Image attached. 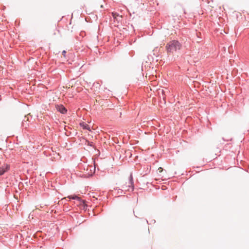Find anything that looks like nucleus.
Masks as SVG:
<instances>
[{
	"label": "nucleus",
	"mask_w": 249,
	"mask_h": 249,
	"mask_svg": "<svg viewBox=\"0 0 249 249\" xmlns=\"http://www.w3.org/2000/svg\"><path fill=\"white\" fill-rule=\"evenodd\" d=\"M181 47V44L178 40H173L166 44L165 48L168 53L173 54L179 51Z\"/></svg>",
	"instance_id": "nucleus-1"
},
{
	"label": "nucleus",
	"mask_w": 249,
	"mask_h": 249,
	"mask_svg": "<svg viewBox=\"0 0 249 249\" xmlns=\"http://www.w3.org/2000/svg\"><path fill=\"white\" fill-rule=\"evenodd\" d=\"M123 188L125 190L130 192H132L134 190V186L132 173L130 174L129 177V180L127 183V185L124 186Z\"/></svg>",
	"instance_id": "nucleus-2"
},
{
	"label": "nucleus",
	"mask_w": 249,
	"mask_h": 249,
	"mask_svg": "<svg viewBox=\"0 0 249 249\" xmlns=\"http://www.w3.org/2000/svg\"><path fill=\"white\" fill-rule=\"evenodd\" d=\"M10 168L9 165L7 164H4L2 166L0 167V175H3Z\"/></svg>",
	"instance_id": "nucleus-3"
},
{
	"label": "nucleus",
	"mask_w": 249,
	"mask_h": 249,
	"mask_svg": "<svg viewBox=\"0 0 249 249\" xmlns=\"http://www.w3.org/2000/svg\"><path fill=\"white\" fill-rule=\"evenodd\" d=\"M56 108L58 111L62 114H65L67 112V109L63 105H58Z\"/></svg>",
	"instance_id": "nucleus-4"
},
{
	"label": "nucleus",
	"mask_w": 249,
	"mask_h": 249,
	"mask_svg": "<svg viewBox=\"0 0 249 249\" xmlns=\"http://www.w3.org/2000/svg\"><path fill=\"white\" fill-rule=\"evenodd\" d=\"M68 197L70 199H74V200H78V201H79L80 202L82 201V199H81V198L79 197V196H76V195L70 196H69Z\"/></svg>",
	"instance_id": "nucleus-5"
},
{
	"label": "nucleus",
	"mask_w": 249,
	"mask_h": 249,
	"mask_svg": "<svg viewBox=\"0 0 249 249\" xmlns=\"http://www.w3.org/2000/svg\"><path fill=\"white\" fill-rule=\"evenodd\" d=\"M80 125L81 126L83 127V128L84 129H87V130H89V129H90L89 125L85 123H81Z\"/></svg>",
	"instance_id": "nucleus-6"
},
{
	"label": "nucleus",
	"mask_w": 249,
	"mask_h": 249,
	"mask_svg": "<svg viewBox=\"0 0 249 249\" xmlns=\"http://www.w3.org/2000/svg\"><path fill=\"white\" fill-rule=\"evenodd\" d=\"M62 53L64 55V56H65V55H66V51H65V50L63 51Z\"/></svg>",
	"instance_id": "nucleus-7"
},
{
	"label": "nucleus",
	"mask_w": 249,
	"mask_h": 249,
	"mask_svg": "<svg viewBox=\"0 0 249 249\" xmlns=\"http://www.w3.org/2000/svg\"><path fill=\"white\" fill-rule=\"evenodd\" d=\"M163 169L161 167H160L159 169H158V171L159 172H161L162 171Z\"/></svg>",
	"instance_id": "nucleus-8"
}]
</instances>
